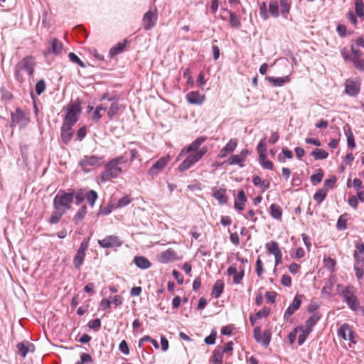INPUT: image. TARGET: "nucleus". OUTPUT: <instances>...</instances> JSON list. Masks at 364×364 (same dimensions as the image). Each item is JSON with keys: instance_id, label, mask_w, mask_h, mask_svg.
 <instances>
[{"instance_id": "1", "label": "nucleus", "mask_w": 364, "mask_h": 364, "mask_svg": "<svg viewBox=\"0 0 364 364\" xmlns=\"http://www.w3.org/2000/svg\"><path fill=\"white\" fill-rule=\"evenodd\" d=\"M205 140L206 137L199 136L188 146L183 147L181 149L176 157V161H179L186 154L188 155L178 167L180 172H184L188 170L203 157L208 151V148L207 146H203L201 149L199 148Z\"/></svg>"}, {"instance_id": "2", "label": "nucleus", "mask_w": 364, "mask_h": 364, "mask_svg": "<svg viewBox=\"0 0 364 364\" xmlns=\"http://www.w3.org/2000/svg\"><path fill=\"white\" fill-rule=\"evenodd\" d=\"M127 162V159L124 156H119L111 159L105 164V170L101 173V181L106 182L118 177L122 172L120 165L126 164Z\"/></svg>"}, {"instance_id": "3", "label": "nucleus", "mask_w": 364, "mask_h": 364, "mask_svg": "<svg viewBox=\"0 0 364 364\" xmlns=\"http://www.w3.org/2000/svg\"><path fill=\"white\" fill-rule=\"evenodd\" d=\"M75 191L71 189L69 192L59 191L53 199V208L55 210L66 211L71 208L73 201Z\"/></svg>"}, {"instance_id": "4", "label": "nucleus", "mask_w": 364, "mask_h": 364, "mask_svg": "<svg viewBox=\"0 0 364 364\" xmlns=\"http://www.w3.org/2000/svg\"><path fill=\"white\" fill-rule=\"evenodd\" d=\"M35 61L31 56H26L19 61L16 65L15 74L18 81L23 80L22 72L25 71L29 76H31L34 72Z\"/></svg>"}, {"instance_id": "5", "label": "nucleus", "mask_w": 364, "mask_h": 364, "mask_svg": "<svg viewBox=\"0 0 364 364\" xmlns=\"http://www.w3.org/2000/svg\"><path fill=\"white\" fill-rule=\"evenodd\" d=\"M63 110L66 112V114L63 124L73 127L77 122V115L81 112L80 102L77 101L70 103L63 108Z\"/></svg>"}, {"instance_id": "6", "label": "nucleus", "mask_w": 364, "mask_h": 364, "mask_svg": "<svg viewBox=\"0 0 364 364\" xmlns=\"http://www.w3.org/2000/svg\"><path fill=\"white\" fill-rule=\"evenodd\" d=\"M341 294L348 307L353 311H356L359 306V303L355 295L354 287L353 286L346 287Z\"/></svg>"}, {"instance_id": "7", "label": "nucleus", "mask_w": 364, "mask_h": 364, "mask_svg": "<svg viewBox=\"0 0 364 364\" xmlns=\"http://www.w3.org/2000/svg\"><path fill=\"white\" fill-rule=\"evenodd\" d=\"M253 336L257 343H261L263 346L267 348L269 345L272 334L269 331H265L262 333L261 327L257 326L254 329Z\"/></svg>"}, {"instance_id": "8", "label": "nucleus", "mask_w": 364, "mask_h": 364, "mask_svg": "<svg viewBox=\"0 0 364 364\" xmlns=\"http://www.w3.org/2000/svg\"><path fill=\"white\" fill-rule=\"evenodd\" d=\"M345 93L349 96L354 97L359 94L360 90V82L357 79H347L344 83Z\"/></svg>"}, {"instance_id": "9", "label": "nucleus", "mask_w": 364, "mask_h": 364, "mask_svg": "<svg viewBox=\"0 0 364 364\" xmlns=\"http://www.w3.org/2000/svg\"><path fill=\"white\" fill-rule=\"evenodd\" d=\"M98 244L102 248L118 247L122 245V241L116 235H108L98 240Z\"/></svg>"}, {"instance_id": "10", "label": "nucleus", "mask_w": 364, "mask_h": 364, "mask_svg": "<svg viewBox=\"0 0 364 364\" xmlns=\"http://www.w3.org/2000/svg\"><path fill=\"white\" fill-rule=\"evenodd\" d=\"M157 11L154 10L148 11L143 17L142 22L144 28L146 31L151 30L156 24L157 20Z\"/></svg>"}, {"instance_id": "11", "label": "nucleus", "mask_w": 364, "mask_h": 364, "mask_svg": "<svg viewBox=\"0 0 364 364\" xmlns=\"http://www.w3.org/2000/svg\"><path fill=\"white\" fill-rule=\"evenodd\" d=\"M103 163V157L97 156H85L80 161V165L85 171L86 167L88 166H99Z\"/></svg>"}, {"instance_id": "12", "label": "nucleus", "mask_w": 364, "mask_h": 364, "mask_svg": "<svg viewBox=\"0 0 364 364\" xmlns=\"http://www.w3.org/2000/svg\"><path fill=\"white\" fill-rule=\"evenodd\" d=\"M169 156L162 157L159 159L149 169V175L154 178L167 165L169 161Z\"/></svg>"}, {"instance_id": "13", "label": "nucleus", "mask_w": 364, "mask_h": 364, "mask_svg": "<svg viewBox=\"0 0 364 364\" xmlns=\"http://www.w3.org/2000/svg\"><path fill=\"white\" fill-rule=\"evenodd\" d=\"M338 335L341 337L343 340L349 341L351 343H356L355 339L354 333L351 327L348 323L343 324L338 329Z\"/></svg>"}, {"instance_id": "14", "label": "nucleus", "mask_w": 364, "mask_h": 364, "mask_svg": "<svg viewBox=\"0 0 364 364\" xmlns=\"http://www.w3.org/2000/svg\"><path fill=\"white\" fill-rule=\"evenodd\" d=\"M302 296L296 294L294 298L292 303L287 308L284 314V318L287 320L294 313L297 311L301 304Z\"/></svg>"}, {"instance_id": "15", "label": "nucleus", "mask_w": 364, "mask_h": 364, "mask_svg": "<svg viewBox=\"0 0 364 364\" xmlns=\"http://www.w3.org/2000/svg\"><path fill=\"white\" fill-rule=\"evenodd\" d=\"M178 259L176 252L173 249H168L162 252L159 256L158 259L161 263H168Z\"/></svg>"}, {"instance_id": "16", "label": "nucleus", "mask_w": 364, "mask_h": 364, "mask_svg": "<svg viewBox=\"0 0 364 364\" xmlns=\"http://www.w3.org/2000/svg\"><path fill=\"white\" fill-rule=\"evenodd\" d=\"M227 273L229 276H233V282L235 284H240L244 277L243 268L240 267V271H237V268L233 265L228 267Z\"/></svg>"}, {"instance_id": "17", "label": "nucleus", "mask_w": 364, "mask_h": 364, "mask_svg": "<svg viewBox=\"0 0 364 364\" xmlns=\"http://www.w3.org/2000/svg\"><path fill=\"white\" fill-rule=\"evenodd\" d=\"M187 101L192 105H201L205 100V95L197 91H191L186 96Z\"/></svg>"}, {"instance_id": "18", "label": "nucleus", "mask_w": 364, "mask_h": 364, "mask_svg": "<svg viewBox=\"0 0 364 364\" xmlns=\"http://www.w3.org/2000/svg\"><path fill=\"white\" fill-rule=\"evenodd\" d=\"M246 201L247 198L245 196V191L243 190H240L235 200V208L238 210H244Z\"/></svg>"}, {"instance_id": "19", "label": "nucleus", "mask_w": 364, "mask_h": 364, "mask_svg": "<svg viewBox=\"0 0 364 364\" xmlns=\"http://www.w3.org/2000/svg\"><path fill=\"white\" fill-rule=\"evenodd\" d=\"M11 120L13 123L19 124H25L28 122L24 113L18 108L11 114Z\"/></svg>"}, {"instance_id": "20", "label": "nucleus", "mask_w": 364, "mask_h": 364, "mask_svg": "<svg viewBox=\"0 0 364 364\" xmlns=\"http://www.w3.org/2000/svg\"><path fill=\"white\" fill-rule=\"evenodd\" d=\"M237 145L236 139H231L228 144L221 149L219 156L224 158L228 153H232L235 151Z\"/></svg>"}, {"instance_id": "21", "label": "nucleus", "mask_w": 364, "mask_h": 364, "mask_svg": "<svg viewBox=\"0 0 364 364\" xmlns=\"http://www.w3.org/2000/svg\"><path fill=\"white\" fill-rule=\"evenodd\" d=\"M72 126L66 124L62 125L61 127V139L64 144H67L71 139L73 136Z\"/></svg>"}, {"instance_id": "22", "label": "nucleus", "mask_w": 364, "mask_h": 364, "mask_svg": "<svg viewBox=\"0 0 364 364\" xmlns=\"http://www.w3.org/2000/svg\"><path fill=\"white\" fill-rule=\"evenodd\" d=\"M134 263L137 267L141 269H149L151 266L150 261L144 256H135Z\"/></svg>"}, {"instance_id": "23", "label": "nucleus", "mask_w": 364, "mask_h": 364, "mask_svg": "<svg viewBox=\"0 0 364 364\" xmlns=\"http://www.w3.org/2000/svg\"><path fill=\"white\" fill-rule=\"evenodd\" d=\"M226 191L224 188L213 189V197L221 205L225 204L228 202V198L225 195Z\"/></svg>"}, {"instance_id": "24", "label": "nucleus", "mask_w": 364, "mask_h": 364, "mask_svg": "<svg viewBox=\"0 0 364 364\" xmlns=\"http://www.w3.org/2000/svg\"><path fill=\"white\" fill-rule=\"evenodd\" d=\"M109 101H112V104L107 111V115L110 119H112L114 116L117 113V112L120 109V105L117 100H114L112 98L109 99Z\"/></svg>"}, {"instance_id": "25", "label": "nucleus", "mask_w": 364, "mask_h": 364, "mask_svg": "<svg viewBox=\"0 0 364 364\" xmlns=\"http://www.w3.org/2000/svg\"><path fill=\"white\" fill-rule=\"evenodd\" d=\"M63 48L62 43L57 38H53L50 42L49 53L59 54Z\"/></svg>"}, {"instance_id": "26", "label": "nucleus", "mask_w": 364, "mask_h": 364, "mask_svg": "<svg viewBox=\"0 0 364 364\" xmlns=\"http://www.w3.org/2000/svg\"><path fill=\"white\" fill-rule=\"evenodd\" d=\"M224 284L221 280H217L213 287L211 295L214 298H219L223 291Z\"/></svg>"}, {"instance_id": "27", "label": "nucleus", "mask_w": 364, "mask_h": 364, "mask_svg": "<svg viewBox=\"0 0 364 364\" xmlns=\"http://www.w3.org/2000/svg\"><path fill=\"white\" fill-rule=\"evenodd\" d=\"M266 79L271 82L274 86L281 87L284 85V83L289 82L290 79L288 76L286 77H267Z\"/></svg>"}, {"instance_id": "28", "label": "nucleus", "mask_w": 364, "mask_h": 364, "mask_svg": "<svg viewBox=\"0 0 364 364\" xmlns=\"http://www.w3.org/2000/svg\"><path fill=\"white\" fill-rule=\"evenodd\" d=\"M85 258V253L77 252L76 255L73 258V265L75 269H80L84 262Z\"/></svg>"}, {"instance_id": "29", "label": "nucleus", "mask_w": 364, "mask_h": 364, "mask_svg": "<svg viewBox=\"0 0 364 364\" xmlns=\"http://www.w3.org/2000/svg\"><path fill=\"white\" fill-rule=\"evenodd\" d=\"M270 215L272 218L279 220L282 218V210L281 207L277 204H272L270 206Z\"/></svg>"}, {"instance_id": "30", "label": "nucleus", "mask_w": 364, "mask_h": 364, "mask_svg": "<svg viewBox=\"0 0 364 364\" xmlns=\"http://www.w3.org/2000/svg\"><path fill=\"white\" fill-rule=\"evenodd\" d=\"M311 154L316 160L325 159L328 156V152L321 149H315Z\"/></svg>"}, {"instance_id": "31", "label": "nucleus", "mask_w": 364, "mask_h": 364, "mask_svg": "<svg viewBox=\"0 0 364 364\" xmlns=\"http://www.w3.org/2000/svg\"><path fill=\"white\" fill-rule=\"evenodd\" d=\"M266 248L269 254L274 255L282 252L279 247L278 243L274 241H271L270 242L267 243Z\"/></svg>"}, {"instance_id": "32", "label": "nucleus", "mask_w": 364, "mask_h": 364, "mask_svg": "<svg viewBox=\"0 0 364 364\" xmlns=\"http://www.w3.org/2000/svg\"><path fill=\"white\" fill-rule=\"evenodd\" d=\"M327 191L328 190L325 188L318 190L314 195V200H316L318 204L321 203L326 197Z\"/></svg>"}, {"instance_id": "33", "label": "nucleus", "mask_w": 364, "mask_h": 364, "mask_svg": "<svg viewBox=\"0 0 364 364\" xmlns=\"http://www.w3.org/2000/svg\"><path fill=\"white\" fill-rule=\"evenodd\" d=\"M65 213H63V211L55 210V211L52 213L50 218L48 219V222L52 225L57 224L60 220L62 216Z\"/></svg>"}, {"instance_id": "34", "label": "nucleus", "mask_w": 364, "mask_h": 364, "mask_svg": "<svg viewBox=\"0 0 364 364\" xmlns=\"http://www.w3.org/2000/svg\"><path fill=\"white\" fill-rule=\"evenodd\" d=\"M126 45V41L124 42H119L115 46L109 50V53L111 56H114L118 55L119 53H122L123 50L124 49Z\"/></svg>"}, {"instance_id": "35", "label": "nucleus", "mask_w": 364, "mask_h": 364, "mask_svg": "<svg viewBox=\"0 0 364 364\" xmlns=\"http://www.w3.org/2000/svg\"><path fill=\"white\" fill-rule=\"evenodd\" d=\"M230 25L232 28H240L241 27V23L236 14L230 11Z\"/></svg>"}, {"instance_id": "36", "label": "nucleus", "mask_w": 364, "mask_h": 364, "mask_svg": "<svg viewBox=\"0 0 364 364\" xmlns=\"http://www.w3.org/2000/svg\"><path fill=\"white\" fill-rule=\"evenodd\" d=\"M345 134L347 136V142H348V147L350 149L355 148V143L354 136L353 134V132H352L350 127H348L347 130L345 129Z\"/></svg>"}, {"instance_id": "37", "label": "nucleus", "mask_w": 364, "mask_h": 364, "mask_svg": "<svg viewBox=\"0 0 364 364\" xmlns=\"http://www.w3.org/2000/svg\"><path fill=\"white\" fill-rule=\"evenodd\" d=\"M98 196L96 191L91 190L86 192V198L85 199L87 200L88 203L90 206H93Z\"/></svg>"}, {"instance_id": "38", "label": "nucleus", "mask_w": 364, "mask_h": 364, "mask_svg": "<svg viewBox=\"0 0 364 364\" xmlns=\"http://www.w3.org/2000/svg\"><path fill=\"white\" fill-rule=\"evenodd\" d=\"M280 6H281V13L282 15L287 18V14L289 12L290 5L288 3L287 0H281L280 1Z\"/></svg>"}, {"instance_id": "39", "label": "nucleus", "mask_w": 364, "mask_h": 364, "mask_svg": "<svg viewBox=\"0 0 364 364\" xmlns=\"http://www.w3.org/2000/svg\"><path fill=\"white\" fill-rule=\"evenodd\" d=\"M269 11L273 17H277L279 16V6L277 1H270L269 4Z\"/></svg>"}, {"instance_id": "40", "label": "nucleus", "mask_w": 364, "mask_h": 364, "mask_svg": "<svg viewBox=\"0 0 364 364\" xmlns=\"http://www.w3.org/2000/svg\"><path fill=\"white\" fill-rule=\"evenodd\" d=\"M336 227L338 230H343L347 228V215L344 214L340 216L337 221Z\"/></svg>"}, {"instance_id": "41", "label": "nucleus", "mask_w": 364, "mask_h": 364, "mask_svg": "<svg viewBox=\"0 0 364 364\" xmlns=\"http://www.w3.org/2000/svg\"><path fill=\"white\" fill-rule=\"evenodd\" d=\"M87 213V207L86 205H82L80 210L76 213L74 220L75 223H77L78 221L82 220Z\"/></svg>"}, {"instance_id": "42", "label": "nucleus", "mask_w": 364, "mask_h": 364, "mask_svg": "<svg viewBox=\"0 0 364 364\" xmlns=\"http://www.w3.org/2000/svg\"><path fill=\"white\" fill-rule=\"evenodd\" d=\"M16 348L18 349V354L23 358H25L29 351V347L26 346L23 343H18Z\"/></svg>"}, {"instance_id": "43", "label": "nucleus", "mask_w": 364, "mask_h": 364, "mask_svg": "<svg viewBox=\"0 0 364 364\" xmlns=\"http://www.w3.org/2000/svg\"><path fill=\"white\" fill-rule=\"evenodd\" d=\"M244 159L240 155H233L229 159L228 162L230 165L238 164L240 167H243L242 161Z\"/></svg>"}, {"instance_id": "44", "label": "nucleus", "mask_w": 364, "mask_h": 364, "mask_svg": "<svg viewBox=\"0 0 364 364\" xmlns=\"http://www.w3.org/2000/svg\"><path fill=\"white\" fill-rule=\"evenodd\" d=\"M223 358V352L220 350H215L213 352V364H222Z\"/></svg>"}, {"instance_id": "45", "label": "nucleus", "mask_w": 364, "mask_h": 364, "mask_svg": "<svg viewBox=\"0 0 364 364\" xmlns=\"http://www.w3.org/2000/svg\"><path fill=\"white\" fill-rule=\"evenodd\" d=\"M355 12L359 17L364 16V4L362 0H356Z\"/></svg>"}, {"instance_id": "46", "label": "nucleus", "mask_w": 364, "mask_h": 364, "mask_svg": "<svg viewBox=\"0 0 364 364\" xmlns=\"http://www.w3.org/2000/svg\"><path fill=\"white\" fill-rule=\"evenodd\" d=\"M132 201V199L128 196H124L117 202V205H115L114 208H120L124 207L129 204Z\"/></svg>"}, {"instance_id": "47", "label": "nucleus", "mask_w": 364, "mask_h": 364, "mask_svg": "<svg viewBox=\"0 0 364 364\" xmlns=\"http://www.w3.org/2000/svg\"><path fill=\"white\" fill-rule=\"evenodd\" d=\"M68 58L73 63H77L81 68H85V64L74 53H70Z\"/></svg>"}, {"instance_id": "48", "label": "nucleus", "mask_w": 364, "mask_h": 364, "mask_svg": "<svg viewBox=\"0 0 364 364\" xmlns=\"http://www.w3.org/2000/svg\"><path fill=\"white\" fill-rule=\"evenodd\" d=\"M46 90V82L43 80H40L36 85V92L40 95Z\"/></svg>"}, {"instance_id": "49", "label": "nucleus", "mask_w": 364, "mask_h": 364, "mask_svg": "<svg viewBox=\"0 0 364 364\" xmlns=\"http://www.w3.org/2000/svg\"><path fill=\"white\" fill-rule=\"evenodd\" d=\"M74 196L75 198L76 204L79 205L85 199L86 193L82 190H80Z\"/></svg>"}, {"instance_id": "50", "label": "nucleus", "mask_w": 364, "mask_h": 364, "mask_svg": "<svg viewBox=\"0 0 364 364\" xmlns=\"http://www.w3.org/2000/svg\"><path fill=\"white\" fill-rule=\"evenodd\" d=\"M88 327L91 329L98 330L101 327V321L100 318L92 319L89 321Z\"/></svg>"}, {"instance_id": "51", "label": "nucleus", "mask_w": 364, "mask_h": 364, "mask_svg": "<svg viewBox=\"0 0 364 364\" xmlns=\"http://www.w3.org/2000/svg\"><path fill=\"white\" fill-rule=\"evenodd\" d=\"M353 62L355 68L364 70V59H358V56L353 58Z\"/></svg>"}, {"instance_id": "52", "label": "nucleus", "mask_w": 364, "mask_h": 364, "mask_svg": "<svg viewBox=\"0 0 364 364\" xmlns=\"http://www.w3.org/2000/svg\"><path fill=\"white\" fill-rule=\"evenodd\" d=\"M0 92L1 94V98L4 100H11L12 99V95L11 93L6 90V87H1L0 88Z\"/></svg>"}, {"instance_id": "53", "label": "nucleus", "mask_w": 364, "mask_h": 364, "mask_svg": "<svg viewBox=\"0 0 364 364\" xmlns=\"http://www.w3.org/2000/svg\"><path fill=\"white\" fill-rule=\"evenodd\" d=\"M323 176V173L321 169L318 170V172L311 175V181L313 183H320L322 181Z\"/></svg>"}, {"instance_id": "54", "label": "nucleus", "mask_w": 364, "mask_h": 364, "mask_svg": "<svg viewBox=\"0 0 364 364\" xmlns=\"http://www.w3.org/2000/svg\"><path fill=\"white\" fill-rule=\"evenodd\" d=\"M319 319V316L313 315L305 323L306 326L313 328Z\"/></svg>"}, {"instance_id": "55", "label": "nucleus", "mask_w": 364, "mask_h": 364, "mask_svg": "<svg viewBox=\"0 0 364 364\" xmlns=\"http://www.w3.org/2000/svg\"><path fill=\"white\" fill-rule=\"evenodd\" d=\"M119 349L124 355H128L129 353V348L128 344L124 340L121 341V343H119Z\"/></svg>"}, {"instance_id": "56", "label": "nucleus", "mask_w": 364, "mask_h": 364, "mask_svg": "<svg viewBox=\"0 0 364 364\" xmlns=\"http://www.w3.org/2000/svg\"><path fill=\"white\" fill-rule=\"evenodd\" d=\"M270 313V309L269 307H264L262 310L258 311L255 315L259 319L262 317H267L269 316Z\"/></svg>"}, {"instance_id": "57", "label": "nucleus", "mask_w": 364, "mask_h": 364, "mask_svg": "<svg viewBox=\"0 0 364 364\" xmlns=\"http://www.w3.org/2000/svg\"><path fill=\"white\" fill-rule=\"evenodd\" d=\"M216 332L212 331L211 333L205 338V343L208 345H213L215 343Z\"/></svg>"}, {"instance_id": "58", "label": "nucleus", "mask_w": 364, "mask_h": 364, "mask_svg": "<svg viewBox=\"0 0 364 364\" xmlns=\"http://www.w3.org/2000/svg\"><path fill=\"white\" fill-rule=\"evenodd\" d=\"M89 241H90V238L89 237L84 238V240L81 242V244L80 245V247H79L77 251H79L80 252L85 253V252L87 250L88 246H89Z\"/></svg>"}, {"instance_id": "59", "label": "nucleus", "mask_w": 364, "mask_h": 364, "mask_svg": "<svg viewBox=\"0 0 364 364\" xmlns=\"http://www.w3.org/2000/svg\"><path fill=\"white\" fill-rule=\"evenodd\" d=\"M259 14L264 20L267 19L269 17L265 2H263L260 6Z\"/></svg>"}, {"instance_id": "60", "label": "nucleus", "mask_w": 364, "mask_h": 364, "mask_svg": "<svg viewBox=\"0 0 364 364\" xmlns=\"http://www.w3.org/2000/svg\"><path fill=\"white\" fill-rule=\"evenodd\" d=\"M263 264L259 257L256 261V273L258 277H261L263 273Z\"/></svg>"}, {"instance_id": "61", "label": "nucleus", "mask_w": 364, "mask_h": 364, "mask_svg": "<svg viewBox=\"0 0 364 364\" xmlns=\"http://www.w3.org/2000/svg\"><path fill=\"white\" fill-rule=\"evenodd\" d=\"M354 270L355 272V276L358 280H360L363 279V274H364V269L363 267H361L358 265H354Z\"/></svg>"}, {"instance_id": "62", "label": "nucleus", "mask_w": 364, "mask_h": 364, "mask_svg": "<svg viewBox=\"0 0 364 364\" xmlns=\"http://www.w3.org/2000/svg\"><path fill=\"white\" fill-rule=\"evenodd\" d=\"M86 136V128L82 127L78 129L76 134V139L78 141H82Z\"/></svg>"}, {"instance_id": "63", "label": "nucleus", "mask_w": 364, "mask_h": 364, "mask_svg": "<svg viewBox=\"0 0 364 364\" xmlns=\"http://www.w3.org/2000/svg\"><path fill=\"white\" fill-rule=\"evenodd\" d=\"M324 262H325V267L327 269H331V270L333 269V268L336 265V261L331 257L325 259Z\"/></svg>"}, {"instance_id": "64", "label": "nucleus", "mask_w": 364, "mask_h": 364, "mask_svg": "<svg viewBox=\"0 0 364 364\" xmlns=\"http://www.w3.org/2000/svg\"><path fill=\"white\" fill-rule=\"evenodd\" d=\"M298 331H299V328L296 327L291 332H290L289 333L288 339H289L290 344H293L294 343Z\"/></svg>"}]
</instances>
